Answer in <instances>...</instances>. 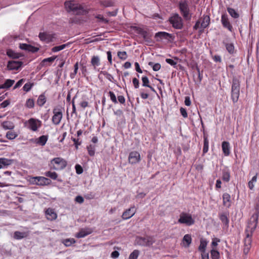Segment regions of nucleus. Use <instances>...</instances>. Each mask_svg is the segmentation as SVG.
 <instances>
[{
	"label": "nucleus",
	"mask_w": 259,
	"mask_h": 259,
	"mask_svg": "<svg viewBox=\"0 0 259 259\" xmlns=\"http://www.w3.org/2000/svg\"><path fill=\"white\" fill-rule=\"evenodd\" d=\"M255 212L250 218L247 228L245 230L246 237L244 240V254L246 255L249 252L251 248L252 242L251 236L253 232L255 231L257 223L259 216V198L256 199L255 205Z\"/></svg>",
	"instance_id": "nucleus-1"
},
{
	"label": "nucleus",
	"mask_w": 259,
	"mask_h": 259,
	"mask_svg": "<svg viewBox=\"0 0 259 259\" xmlns=\"http://www.w3.org/2000/svg\"><path fill=\"white\" fill-rule=\"evenodd\" d=\"M64 5L66 10L68 12H72L74 15H84L87 12L80 5L73 2H66Z\"/></svg>",
	"instance_id": "nucleus-2"
},
{
	"label": "nucleus",
	"mask_w": 259,
	"mask_h": 259,
	"mask_svg": "<svg viewBox=\"0 0 259 259\" xmlns=\"http://www.w3.org/2000/svg\"><path fill=\"white\" fill-rule=\"evenodd\" d=\"M240 81L236 77H233L231 87V99L234 104L237 103L240 96Z\"/></svg>",
	"instance_id": "nucleus-3"
},
{
	"label": "nucleus",
	"mask_w": 259,
	"mask_h": 259,
	"mask_svg": "<svg viewBox=\"0 0 259 259\" xmlns=\"http://www.w3.org/2000/svg\"><path fill=\"white\" fill-rule=\"evenodd\" d=\"M179 8L183 17L186 21H190L191 19V14L190 13V8L187 1H181L178 4Z\"/></svg>",
	"instance_id": "nucleus-4"
},
{
	"label": "nucleus",
	"mask_w": 259,
	"mask_h": 259,
	"mask_svg": "<svg viewBox=\"0 0 259 259\" xmlns=\"http://www.w3.org/2000/svg\"><path fill=\"white\" fill-rule=\"evenodd\" d=\"M155 242V239L152 236L141 237L137 236L135 239V243L142 246H150Z\"/></svg>",
	"instance_id": "nucleus-5"
},
{
	"label": "nucleus",
	"mask_w": 259,
	"mask_h": 259,
	"mask_svg": "<svg viewBox=\"0 0 259 259\" xmlns=\"http://www.w3.org/2000/svg\"><path fill=\"white\" fill-rule=\"evenodd\" d=\"M51 165L52 169L56 170H62L66 166L67 161L61 157H56L51 161Z\"/></svg>",
	"instance_id": "nucleus-6"
},
{
	"label": "nucleus",
	"mask_w": 259,
	"mask_h": 259,
	"mask_svg": "<svg viewBox=\"0 0 259 259\" xmlns=\"http://www.w3.org/2000/svg\"><path fill=\"white\" fill-rule=\"evenodd\" d=\"M30 182L33 185L44 186L50 185L52 181L44 177H33L30 178Z\"/></svg>",
	"instance_id": "nucleus-7"
},
{
	"label": "nucleus",
	"mask_w": 259,
	"mask_h": 259,
	"mask_svg": "<svg viewBox=\"0 0 259 259\" xmlns=\"http://www.w3.org/2000/svg\"><path fill=\"white\" fill-rule=\"evenodd\" d=\"M169 21L175 29H181L183 27L182 18L177 13L170 17Z\"/></svg>",
	"instance_id": "nucleus-8"
},
{
	"label": "nucleus",
	"mask_w": 259,
	"mask_h": 259,
	"mask_svg": "<svg viewBox=\"0 0 259 259\" xmlns=\"http://www.w3.org/2000/svg\"><path fill=\"white\" fill-rule=\"evenodd\" d=\"M178 223L184 224L187 226H191L194 224L195 221L192 218L191 215L187 213L182 212L180 215Z\"/></svg>",
	"instance_id": "nucleus-9"
},
{
	"label": "nucleus",
	"mask_w": 259,
	"mask_h": 259,
	"mask_svg": "<svg viewBox=\"0 0 259 259\" xmlns=\"http://www.w3.org/2000/svg\"><path fill=\"white\" fill-rule=\"evenodd\" d=\"M53 113L54 114V115L52 117L53 123L55 125L59 124L63 117L61 108L58 107L54 108Z\"/></svg>",
	"instance_id": "nucleus-10"
},
{
	"label": "nucleus",
	"mask_w": 259,
	"mask_h": 259,
	"mask_svg": "<svg viewBox=\"0 0 259 259\" xmlns=\"http://www.w3.org/2000/svg\"><path fill=\"white\" fill-rule=\"evenodd\" d=\"M27 122L28 128L33 132L37 131L41 126V121L38 119L31 118Z\"/></svg>",
	"instance_id": "nucleus-11"
},
{
	"label": "nucleus",
	"mask_w": 259,
	"mask_h": 259,
	"mask_svg": "<svg viewBox=\"0 0 259 259\" xmlns=\"http://www.w3.org/2000/svg\"><path fill=\"white\" fill-rule=\"evenodd\" d=\"M141 159L140 154L138 152L132 151L130 153L128 156V161L132 164L138 163Z\"/></svg>",
	"instance_id": "nucleus-12"
},
{
	"label": "nucleus",
	"mask_w": 259,
	"mask_h": 259,
	"mask_svg": "<svg viewBox=\"0 0 259 259\" xmlns=\"http://www.w3.org/2000/svg\"><path fill=\"white\" fill-rule=\"evenodd\" d=\"M136 209L134 206L131 207L130 208L124 211L122 215V218L123 220H127L132 218L136 213Z\"/></svg>",
	"instance_id": "nucleus-13"
},
{
	"label": "nucleus",
	"mask_w": 259,
	"mask_h": 259,
	"mask_svg": "<svg viewBox=\"0 0 259 259\" xmlns=\"http://www.w3.org/2000/svg\"><path fill=\"white\" fill-rule=\"evenodd\" d=\"M229 213L224 212L219 214L220 220L221 221L224 227L228 228L229 227V220L228 218Z\"/></svg>",
	"instance_id": "nucleus-14"
},
{
	"label": "nucleus",
	"mask_w": 259,
	"mask_h": 259,
	"mask_svg": "<svg viewBox=\"0 0 259 259\" xmlns=\"http://www.w3.org/2000/svg\"><path fill=\"white\" fill-rule=\"evenodd\" d=\"M22 65L21 61H9L8 63L7 68L9 70H18Z\"/></svg>",
	"instance_id": "nucleus-15"
},
{
	"label": "nucleus",
	"mask_w": 259,
	"mask_h": 259,
	"mask_svg": "<svg viewBox=\"0 0 259 259\" xmlns=\"http://www.w3.org/2000/svg\"><path fill=\"white\" fill-rule=\"evenodd\" d=\"M38 36L41 41H45L47 43L52 41L53 38H54V37L52 34L46 32H40Z\"/></svg>",
	"instance_id": "nucleus-16"
},
{
	"label": "nucleus",
	"mask_w": 259,
	"mask_h": 259,
	"mask_svg": "<svg viewBox=\"0 0 259 259\" xmlns=\"http://www.w3.org/2000/svg\"><path fill=\"white\" fill-rule=\"evenodd\" d=\"M221 22L224 27L228 29L230 31L232 32L233 27L230 24L226 15L223 14L222 15Z\"/></svg>",
	"instance_id": "nucleus-17"
},
{
	"label": "nucleus",
	"mask_w": 259,
	"mask_h": 259,
	"mask_svg": "<svg viewBox=\"0 0 259 259\" xmlns=\"http://www.w3.org/2000/svg\"><path fill=\"white\" fill-rule=\"evenodd\" d=\"M46 215L48 220L53 221L57 219V214L53 209L49 208L46 211Z\"/></svg>",
	"instance_id": "nucleus-18"
},
{
	"label": "nucleus",
	"mask_w": 259,
	"mask_h": 259,
	"mask_svg": "<svg viewBox=\"0 0 259 259\" xmlns=\"http://www.w3.org/2000/svg\"><path fill=\"white\" fill-rule=\"evenodd\" d=\"M91 65L93 67V68L96 71H99V69H97V67L100 65V59L99 56H93L92 57L91 60Z\"/></svg>",
	"instance_id": "nucleus-19"
},
{
	"label": "nucleus",
	"mask_w": 259,
	"mask_h": 259,
	"mask_svg": "<svg viewBox=\"0 0 259 259\" xmlns=\"http://www.w3.org/2000/svg\"><path fill=\"white\" fill-rule=\"evenodd\" d=\"M172 35L171 34L168 33L166 32H158L156 33L155 35V38H159L160 39H169V38H171Z\"/></svg>",
	"instance_id": "nucleus-20"
},
{
	"label": "nucleus",
	"mask_w": 259,
	"mask_h": 259,
	"mask_svg": "<svg viewBox=\"0 0 259 259\" xmlns=\"http://www.w3.org/2000/svg\"><path fill=\"white\" fill-rule=\"evenodd\" d=\"M223 205L227 208H229L231 205V196L227 193L223 195Z\"/></svg>",
	"instance_id": "nucleus-21"
},
{
	"label": "nucleus",
	"mask_w": 259,
	"mask_h": 259,
	"mask_svg": "<svg viewBox=\"0 0 259 259\" xmlns=\"http://www.w3.org/2000/svg\"><path fill=\"white\" fill-rule=\"evenodd\" d=\"M223 152L225 156H229L230 154V146L228 142L224 141L222 144Z\"/></svg>",
	"instance_id": "nucleus-22"
},
{
	"label": "nucleus",
	"mask_w": 259,
	"mask_h": 259,
	"mask_svg": "<svg viewBox=\"0 0 259 259\" xmlns=\"http://www.w3.org/2000/svg\"><path fill=\"white\" fill-rule=\"evenodd\" d=\"M92 232V231L90 229H81L76 234L75 237L78 238H83L90 234Z\"/></svg>",
	"instance_id": "nucleus-23"
},
{
	"label": "nucleus",
	"mask_w": 259,
	"mask_h": 259,
	"mask_svg": "<svg viewBox=\"0 0 259 259\" xmlns=\"http://www.w3.org/2000/svg\"><path fill=\"white\" fill-rule=\"evenodd\" d=\"M28 236V233L25 232L15 231L14 233L13 237L15 239L20 240L26 238Z\"/></svg>",
	"instance_id": "nucleus-24"
},
{
	"label": "nucleus",
	"mask_w": 259,
	"mask_h": 259,
	"mask_svg": "<svg viewBox=\"0 0 259 259\" xmlns=\"http://www.w3.org/2000/svg\"><path fill=\"white\" fill-rule=\"evenodd\" d=\"M208 241L203 238H201L200 241V245L198 247V250L201 252H206V247L207 245Z\"/></svg>",
	"instance_id": "nucleus-25"
},
{
	"label": "nucleus",
	"mask_w": 259,
	"mask_h": 259,
	"mask_svg": "<svg viewBox=\"0 0 259 259\" xmlns=\"http://www.w3.org/2000/svg\"><path fill=\"white\" fill-rule=\"evenodd\" d=\"M223 44L226 47L227 51L230 54H233L235 53V48L233 44L227 43L225 41H223Z\"/></svg>",
	"instance_id": "nucleus-26"
},
{
	"label": "nucleus",
	"mask_w": 259,
	"mask_h": 259,
	"mask_svg": "<svg viewBox=\"0 0 259 259\" xmlns=\"http://www.w3.org/2000/svg\"><path fill=\"white\" fill-rule=\"evenodd\" d=\"M2 126L5 130H13L15 127L14 123L10 121H4L2 123Z\"/></svg>",
	"instance_id": "nucleus-27"
},
{
	"label": "nucleus",
	"mask_w": 259,
	"mask_h": 259,
	"mask_svg": "<svg viewBox=\"0 0 259 259\" xmlns=\"http://www.w3.org/2000/svg\"><path fill=\"white\" fill-rule=\"evenodd\" d=\"M210 23L209 16L206 15L202 18V21L201 22V27L203 28H206Z\"/></svg>",
	"instance_id": "nucleus-28"
},
{
	"label": "nucleus",
	"mask_w": 259,
	"mask_h": 259,
	"mask_svg": "<svg viewBox=\"0 0 259 259\" xmlns=\"http://www.w3.org/2000/svg\"><path fill=\"white\" fill-rule=\"evenodd\" d=\"M47 141H48V136L42 135L36 139V144H37L39 145L44 146L46 144Z\"/></svg>",
	"instance_id": "nucleus-29"
},
{
	"label": "nucleus",
	"mask_w": 259,
	"mask_h": 259,
	"mask_svg": "<svg viewBox=\"0 0 259 259\" xmlns=\"http://www.w3.org/2000/svg\"><path fill=\"white\" fill-rule=\"evenodd\" d=\"M13 162V160L5 158H0V163L3 166V167H7L12 164Z\"/></svg>",
	"instance_id": "nucleus-30"
},
{
	"label": "nucleus",
	"mask_w": 259,
	"mask_h": 259,
	"mask_svg": "<svg viewBox=\"0 0 259 259\" xmlns=\"http://www.w3.org/2000/svg\"><path fill=\"white\" fill-rule=\"evenodd\" d=\"M7 55L10 58H12L13 59H18L21 57V55L15 52L14 51L11 49L7 50Z\"/></svg>",
	"instance_id": "nucleus-31"
},
{
	"label": "nucleus",
	"mask_w": 259,
	"mask_h": 259,
	"mask_svg": "<svg viewBox=\"0 0 259 259\" xmlns=\"http://www.w3.org/2000/svg\"><path fill=\"white\" fill-rule=\"evenodd\" d=\"M65 246H70L72 244L75 243V240L74 238H68L65 239H62L61 241Z\"/></svg>",
	"instance_id": "nucleus-32"
},
{
	"label": "nucleus",
	"mask_w": 259,
	"mask_h": 259,
	"mask_svg": "<svg viewBox=\"0 0 259 259\" xmlns=\"http://www.w3.org/2000/svg\"><path fill=\"white\" fill-rule=\"evenodd\" d=\"M46 102V98L44 94H42L39 96L37 100V104L39 106H42Z\"/></svg>",
	"instance_id": "nucleus-33"
},
{
	"label": "nucleus",
	"mask_w": 259,
	"mask_h": 259,
	"mask_svg": "<svg viewBox=\"0 0 259 259\" xmlns=\"http://www.w3.org/2000/svg\"><path fill=\"white\" fill-rule=\"evenodd\" d=\"M257 173L252 178L251 180L248 183V186L250 190H253L254 187V184L257 181Z\"/></svg>",
	"instance_id": "nucleus-34"
},
{
	"label": "nucleus",
	"mask_w": 259,
	"mask_h": 259,
	"mask_svg": "<svg viewBox=\"0 0 259 259\" xmlns=\"http://www.w3.org/2000/svg\"><path fill=\"white\" fill-rule=\"evenodd\" d=\"M100 74L104 75L106 77V78L110 81L113 83H115L116 81L114 79L113 76L111 74L108 73L107 71H101L100 72Z\"/></svg>",
	"instance_id": "nucleus-35"
},
{
	"label": "nucleus",
	"mask_w": 259,
	"mask_h": 259,
	"mask_svg": "<svg viewBox=\"0 0 259 259\" xmlns=\"http://www.w3.org/2000/svg\"><path fill=\"white\" fill-rule=\"evenodd\" d=\"M210 255L212 259H220V252L217 249H211L210 250Z\"/></svg>",
	"instance_id": "nucleus-36"
},
{
	"label": "nucleus",
	"mask_w": 259,
	"mask_h": 259,
	"mask_svg": "<svg viewBox=\"0 0 259 259\" xmlns=\"http://www.w3.org/2000/svg\"><path fill=\"white\" fill-rule=\"evenodd\" d=\"M45 175L54 180H56L58 178V174L56 172H52L51 171L45 172Z\"/></svg>",
	"instance_id": "nucleus-37"
},
{
	"label": "nucleus",
	"mask_w": 259,
	"mask_h": 259,
	"mask_svg": "<svg viewBox=\"0 0 259 259\" xmlns=\"http://www.w3.org/2000/svg\"><path fill=\"white\" fill-rule=\"evenodd\" d=\"M230 175L228 170H224L223 171L222 179L224 181L229 182L230 181Z\"/></svg>",
	"instance_id": "nucleus-38"
},
{
	"label": "nucleus",
	"mask_w": 259,
	"mask_h": 259,
	"mask_svg": "<svg viewBox=\"0 0 259 259\" xmlns=\"http://www.w3.org/2000/svg\"><path fill=\"white\" fill-rule=\"evenodd\" d=\"M56 58V57L53 56V57L44 59L41 63V65L43 66L48 65V63H52L55 60Z\"/></svg>",
	"instance_id": "nucleus-39"
},
{
	"label": "nucleus",
	"mask_w": 259,
	"mask_h": 259,
	"mask_svg": "<svg viewBox=\"0 0 259 259\" xmlns=\"http://www.w3.org/2000/svg\"><path fill=\"white\" fill-rule=\"evenodd\" d=\"M227 11L229 14L234 18H238L239 17V14L233 8H228Z\"/></svg>",
	"instance_id": "nucleus-40"
},
{
	"label": "nucleus",
	"mask_w": 259,
	"mask_h": 259,
	"mask_svg": "<svg viewBox=\"0 0 259 259\" xmlns=\"http://www.w3.org/2000/svg\"><path fill=\"white\" fill-rule=\"evenodd\" d=\"M148 65L152 67L153 71H157L161 68V65L159 63H154L153 62H149Z\"/></svg>",
	"instance_id": "nucleus-41"
},
{
	"label": "nucleus",
	"mask_w": 259,
	"mask_h": 259,
	"mask_svg": "<svg viewBox=\"0 0 259 259\" xmlns=\"http://www.w3.org/2000/svg\"><path fill=\"white\" fill-rule=\"evenodd\" d=\"M183 241L184 243V242L186 243V246L187 247L189 246V245H190V244L191 243V242H192V238H191V235L189 234L185 235L183 237Z\"/></svg>",
	"instance_id": "nucleus-42"
},
{
	"label": "nucleus",
	"mask_w": 259,
	"mask_h": 259,
	"mask_svg": "<svg viewBox=\"0 0 259 259\" xmlns=\"http://www.w3.org/2000/svg\"><path fill=\"white\" fill-rule=\"evenodd\" d=\"M68 46V44H63V45H62L60 46L54 47L52 49V51L53 52H59L61 50L64 49Z\"/></svg>",
	"instance_id": "nucleus-43"
},
{
	"label": "nucleus",
	"mask_w": 259,
	"mask_h": 259,
	"mask_svg": "<svg viewBox=\"0 0 259 259\" xmlns=\"http://www.w3.org/2000/svg\"><path fill=\"white\" fill-rule=\"evenodd\" d=\"M6 136L9 140H13L18 136V135L15 132L9 131Z\"/></svg>",
	"instance_id": "nucleus-44"
},
{
	"label": "nucleus",
	"mask_w": 259,
	"mask_h": 259,
	"mask_svg": "<svg viewBox=\"0 0 259 259\" xmlns=\"http://www.w3.org/2000/svg\"><path fill=\"white\" fill-rule=\"evenodd\" d=\"M101 4L105 7H112L114 3L111 0H103L101 1Z\"/></svg>",
	"instance_id": "nucleus-45"
},
{
	"label": "nucleus",
	"mask_w": 259,
	"mask_h": 259,
	"mask_svg": "<svg viewBox=\"0 0 259 259\" xmlns=\"http://www.w3.org/2000/svg\"><path fill=\"white\" fill-rule=\"evenodd\" d=\"M208 140L206 137L204 138V145L203 148V154H204L208 152Z\"/></svg>",
	"instance_id": "nucleus-46"
},
{
	"label": "nucleus",
	"mask_w": 259,
	"mask_h": 259,
	"mask_svg": "<svg viewBox=\"0 0 259 259\" xmlns=\"http://www.w3.org/2000/svg\"><path fill=\"white\" fill-rule=\"evenodd\" d=\"M140 254L138 250H134L129 255L128 259H137Z\"/></svg>",
	"instance_id": "nucleus-47"
},
{
	"label": "nucleus",
	"mask_w": 259,
	"mask_h": 259,
	"mask_svg": "<svg viewBox=\"0 0 259 259\" xmlns=\"http://www.w3.org/2000/svg\"><path fill=\"white\" fill-rule=\"evenodd\" d=\"M14 80L8 79L5 81L4 84H3L5 89H8L10 88L14 83Z\"/></svg>",
	"instance_id": "nucleus-48"
},
{
	"label": "nucleus",
	"mask_w": 259,
	"mask_h": 259,
	"mask_svg": "<svg viewBox=\"0 0 259 259\" xmlns=\"http://www.w3.org/2000/svg\"><path fill=\"white\" fill-rule=\"evenodd\" d=\"M87 150L88 151V153L90 156H93L95 155V148L94 146L90 145L87 146Z\"/></svg>",
	"instance_id": "nucleus-49"
},
{
	"label": "nucleus",
	"mask_w": 259,
	"mask_h": 259,
	"mask_svg": "<svg viewBox=\"0 0 259 259\" xmlns=\"http://www.w3.org/2000/svg\"><path fill=\"white\" fill-rule=\"evenodd\" d=\"M25 106L28 108H32L34 106V101L32 99L27 100Z\"/></svg>",
	"instance_id": "nucleus-50"
},
{
	"label": "nucleus",
	"mask_w": 259,
	"mask_h": 259,
	"mask_svg": "<svg viewBox=\"0 0 259 259\" xmlns=\"http://www.w3.org/2000/svg\"><path fill=\"white\" fill-rule=\"evenodd\" d=\"M220 242V239L218 238H214L212 239V242L211 243V246L212 249H216V247L218 245V243Z\"/></svg>",
	"instance_id": "nucleus-51"
},
{
	"label": "nucleus",
	"mask_w": 259,
	"mask_h": 259,
	"mask_svg": "<svg viewBox=\"0 0 259 259\" xmlns=\"http://www.w3.org/2000/svg\"><path fill=\"white\" fill-rule=\"evenodd\" d=\"M118 57L121 60H125L127 58V54L125 51L123 52H118L117 53Z\"/></svg>",
	"instance_id": "nucleus-52"
},
{
	"label": "nucleus",
	"mask_w": 259,
	"mask_h": 259,
	"mask_svg": "<svg viewBox=\"0 0 259 259\" xmlns=\"http://www.w3.org/2000/svg\"><path fill=\"white\" fill-rule=\"evenodd\" d=\"M139 33L143 36L145 40H147L149 38V33L147 31L140 29L139 30Z\"/></svg>",
	"instance_id": "nucleus-53"
},
{
	"label": "nucleus",
	"mask_w": 259,
	"mask_h": 259,
	"mask_svg": "<svg viewBox=\"0 0 259 259\" xmlns=\"http://www.w3.org/2000/svg\"><path fill=\"white\" fill-rule=\"evenodd\" d=\"M142 85L143 87H149V80L147 76H143L142 78Z\"/></svg>",
	"instance_id": "nucleus-54"
},
{
	"label": "nucleus",
	"mask_w": 259,
	"mask_h": 259,
	"mask_svg": "<svg viewBox=\"0 0 259 259\" xmlns=\"http://www.w3.org/2000/svg\"><path fill=\"white\" fill-rule=\"evenodd\" d=\"M109 96L111 100L113 102L114 104L117 103V101L116 99V97L115 95L113 92L109 91Z\"/></svg>",
	"instance_id": "nucleus-55"
},
{
	"label": "nucleus",
	"mask_w": 259,
	"mask_h": 259,
	"mask_svg": "<svg viewBox=\"0 0 259 259\" xmlns=\"http://www.w3.org/2000/svg\"><path fill=\"white\" fill-rule=\"evenodd\" d=\"M32 85H33V84H32L30 82L26 83L23 86V89L25 92H29L31 90V89L32 87Z\"/></svg>",
	"instance_id": "nucleus-56"
},
{
	"label": "nucleus",
	"mask_w": 259,
	"mask_h": 259,
	"mask_svg": "<svg viewBox=\"0 0 259 259\" xmlns=\"http://www.w3.org/2000/svg\"><path fill=\"white\" fill-rule=\"evenodd\" d=\"M76 174L80 175L83 172L82 167L79 164H76L75 166Z\"/></svg>",
	"instance_id": "nucleus-57"
},
{
	"label": "nucleus",
	"mask_w": 259,
	"mask_h": 259,
	"mask_svg": "<svg viewBox=\"0 0 259 259\" xmlns=\"http://www.w3.org/2000/svg\"><path fill=\"white\" fill-rule=\"evenodd\" d=\"M75 201L79 204H81L84 202V199L81 196L78 195L75 197Z\"/></svg>",
	"instance_id": "nucleus-58"
},
{
	"label": "nucleus",
	"mask_w": 259,
	"mask_h": 259,
	"mask_svg": "<svg viewBox=\"0 0 259 259\" xmlns=\"http://www.w3.org/2000/svg\"><path fill=\"white\" fill-rule=\"evenodd\" d=\"M38 50H39V49L38 48L33 47V46L29 45L28 51L31 52L32 53H35V52H37L38 51Z\"/></svg>",
	"instance_id": "nucleus-59"
},
{
	"label": "nucleus",
	"mask_w": 259,
	"mask_h": 259,
	"mask_svg": "<svg viewBox=\"0 0 259 259\" xmlns=\"http://www.w3.org/2000/svg\"><path fill=\"white\" fill-rule=\"evenodd\" d=\"M25 81V79H21L20 80H19L16 84L15 85H14V88H13V89H16L17 88H19L20 86H21V85L22 84V83L24 82V81Z\"/></svg>",
	"instance_id": "nucleus-60"
},
{
	"label": "nucleus",
	"mask_w": 259,
	"mask_h": 259,
	"mask_svg": "<svg viewBox=\"0 0 259 259\" xmlns=\"http://www.w3.org/2000/svg\"><path fill=\"white\" fill-rule=\"evenodd\" d=\"M180 113L183 117L187 118L188 117L187 111L185 108L181 107L180 108Z\"/></svg>",
	"instance_id": "nucleus-61"
},
{
	"label": "nucleus",
	"mask_w": 259,
	"mask_h": 259,
	"mask_svg": "<svg viewBox=\"0 0 259 259\" xmlns=\"http://www.w3.org/2000/svg\"><path fill=\"white\" fill-rule=\"evenodd\" d=\"M133 83L135 89H138L139 87V81L137 78L133 79Z\"/></svg>",
	"instance_id": "nucleus-62"
},
{
	"label": "nucleus",
	"mask_w": 259,
	"mask_h": 259,
	"mask_svg": "<svg viewBox=\"0 0 259 259\" xmlns=\"http://www.w3.org/2000/svg\"><path fill=\"white\" fill-rule=\"evenodd\" d=\"M29 45H27L26 44H20L19 48L21 50L28 51V48H29Z\"/></svg>",
	"instance_id": "nucleus-63"
},
{
	"label": "nucleus",
	"mask_w": 259,
	"mask_h": 259,
	"mask_svg": "<svg viewBox=\"0 0 259 259\" xmlns=\"http://www.w3.org/2000/svg\"><path fill=\"white\" fill-rule=\"evenodd\" d=\"M114 115H116L118 117H120L123 116V112L121 110L118 109L114 111Z\"/></svg>",
	"instance_id": "nucleus-64"
}]
</instances>
